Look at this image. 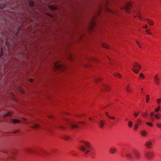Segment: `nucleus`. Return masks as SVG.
I'll return each mask as SVG.
<instances>
[{"instance_id":"obj_1","label":"nucleus","mask_w":161,"mask_h":161,"mask_svg":"<svg viewBox=\"0 0 161 161\" xmlns=\"http://www.w3.org/2000/svg\"><path fill=\"white\" fill-rule=\"evenodd\" d=\"M82 144L79 147V149L81 151L84 152L85 155H86L90 152V149L91 148L90 143L88 142L83 141Z\"/></svg>"},{"instance_id":"obj_2","label":"nucleus","mask_w":161,"mask_h":161,"mask_svg":"<svg viewBox=\"0 0 161 161\" xmlns=\"http://www.w3.org/2000/svg\"><path fill=\"white\" fill-rule=\"evenodd\" d=\"M65 120L67 122L68 125L72 129H75L78 128L79 127L78 125H79L81 124L84 125L85 124V122L83 121L77 122L72 120H68L66 119H65Z\"/></svg>"},{"instance_id":"obj_3","label":"nucleus","mask_w":161,"mask_h":161,"mask_svg":"<svg viewBox=\"0 0 161 161\" xmlns=\"http://www.w3.org/2000/svg\"><path fill=\"white\" fill-rule=\"evenodd\" d=\"M132 3L130 2L126 3L123 6V8H122V9H124L128 13L130 12V8L132 6Z\"/></svg>"},{"instance_id":"obj_4","label":"nucleus","mask_w":161,"mask_h":161,"mask_svg":"<svg viewBox=\"0 0 161 161\" xmlns=\"http://www.w3.org/2000/svg\"><path fill=\"white\" fill-rule=\"evenodd\" d=\"M134 68L136 69L133 68L132 70L136 74H137L139 72V70H140L141 68V67L140 65H139L137 63H135L133 65Z\"/></svg>"},{"instance_id":"obj_5","label":"nucleus","mask_w":161,"mask_h":161,"mask_svg":"<svg viewBox=\"0 0 161 161\" xmlns=\"http://www.w3.org/2000/svg\"><path fill=\"white\" fill-rule=\"evenodd\" d=\"M54 67L55 69L58 70H63L64 69V67L63 65L57 63H54Z\"/></svg>"},{"instance_id":"obj_6","label":"nucleus","mask_w":161,"mask_h":161,"mask_svg":"<svg viewBox=\"0 0 161 161\" xmlns=\"http://www.w3.org/2000/svg\"><path fill=\"white\" fill-rule=\"evenodd\" d=\"M132 152L135 156V157L136 159H140V152L136 150H134L132 151Z\"/></svg>"},{"instance_id":"obj_7","label":"nucleus","mask_w":161,"mask_h":161,"mask_svg":"<svg viewBox=\"0 0 161 161\" xmlns=\"http://www.w3.org/2000/svg\"><path fill=\"white\" fill-rule=\"evenodd\" d=\"M153 153L151 152H148L146 153L145 155L146 157L149 159L151 158L153 155Z\"/></svg>"},{"instance_id":"obj_8","label":"nucleus","mask_w":161,"mask_h":161,"mask_svg":"<svg viewBox=\"0 0 161 161\" xmlns=\"http://www.w3.org/2000/svg\"><path fill=\"white\" fill-rule=\"evenodd\" d=\"M31 127L33 129H40L41 128V127L36 124H32L31 125Z\"/></svg>"},{"instance_id":"obj_9","label":"nucleus","mask_w":161,"mask_h":161,"mask_svg":"<svg viewBox=\"0 0 161 161\" xmlns=\"http://www.w3.org/2000/svg\"><path fill=\"white\" fill-rule=\"evenodd\" d=\"M155 82L156 85H158L159 84V79L158 77V75H156L154 78Z\"/></svg>"},{"instance_id":"obj_10","label":"nucleus","mask_w":161,"mask_h":161,"mask_svg":"<svg viewBox=\"0 0 161 161\" xmlns=\"http://www.w3.org/2000/svg\"><path fill=\"white\" fill-rule=\"evenodd\" d=\"M145 145L148 147L151 148V146L152 145V142L151 141H147L146 142Z\"/></svg>"},{"instance_id":"obj_11","label":"nucleus","mask_w":161,"mask_h":161,"mask_svg":"<svg viewBox=\"0 0 161 161\" xmlns=\"http://www.w3.org/2000/svg\"><path fill=\"white\" fill-rule=\"evenodd\" d=\"M103 88L107 91H108L110 89V87L107 84H103Z\"/></svg>"},{"instance_id":"obj_12","label":"nucleus","mask_w":161,"mask_h":161,"mask_svg":"<svg viewBox=\"0 0 161 161\" xmlns=\"http://www.w3.org/2000/svg\"><path fill=\"white\" fill-rule=\"evenodd\" d=\"M126 157L130 159H132L133 158V156L131 153H127L125 154Z\"/></svg>"},{"instance_id":"obj_13","label":"nucleus","mask_w":161,"mask_h":161,"mask_svg":"<svg viewBox=\"0 0 161 161\" xmlns=\"http://www.w3.org/2000/svg\"><path fill=\"white\" fill-rule=\"evenodd\" d=\"M116 150L117 149L116 148H112L110 149L109 152L111 154H114L115 153Z\"/></svg>"},{"instance_id":"obj_14","label":"nucleus","mask_w":161,"mask_h":161,"mask_svg":"<svg viewBox=\"0 0 161 161\" xmlns=\"http://www.w3.org/2000/svg\"><path fill=\"white\" fill-rule=\"evenodd\" d=\"M147 22L150 25H153V21L151 20L147 19H146Z\"/></svg>"},{"instance_id":"obj_15","label":"nucleus","mask_w":161,"mask_h":161,"mask_svg":"<svg viewBox=\"0 0 161 161\" xmlns=\"http://www.w3.org/2000/svg\"><path fill=\"white\" fill-rule=\"evenodd\" d=\"M99 125L100 128H103L105 124V122L103 120H101L99 122Z\"/></svg>"},{"instance_id":"obj_16","label":"nucleus","mask_w":161,"mask_h":161,"mask_svg":"<svg viewBox=\"0 0 161 161\" xmlns=\"http://www.w3.org/2000/svg\"><path fill=\"white\" fill-rule=\"evenodd\" d=\"M141 134L142 136H145L147 135V132L145 130H142L141 131Z\"/></svg>"},{"instance_id":"obj_17","label":"nucleus","mask_w":161,"mask_h":161,"mask_svg":"<svg viewBox=\"0 0 161 161\" xmlns=\"http://www.w3.org/2000/svg\"><path fill=\"white\" fill-rule=\"evenodd\" d=\"M139 127L138 124V123H136L134 126V129L136 131Z\"/></svg>"},{"instance_id":"obj_18","label":"nucleus","mask_w":161,"mask_h":161,"mask_svg":"<svg viewBox=\"0 0 161 161\" xmlns=\"http://www.w3.org/2000/svg\"><path fill=\"white\" fill-rule=\"evenodd\" d=\"M102 80V79L100 77L96 78L95 79V81L96 82H99L101 81Z\"/></svg>"},{"instance_id":"obj_19","label":"nucleus","mask_w":161,"mask_h":161,"mask_svg":"<svg viewBox=\"0 0 161 161\" xmlns=\"http://www.w3.org/2000/svg\"><path fill=\"white\" fill-rule=\"evenodd\" d=\"M101 46L102 47H103L106 48L107 49L109 48V46L108 45L105 44H102Z\"/></svg>"},{"instance_id":"obj_20","label":"nucleus","mask_w":161,"mask_h":161,"mask_svg":"<svg viewBox=\"0 0 161 161\" xmlns=\"http://www.w3.org/2000/svg\"><path fill=\"white\" fill-rule=\"evenodd\" d=\"M12 121L14 123H20L21 122L19 120L15 119H12Z\"/></svg>"},{"instance_id":"obj_21","label":"nucleus","mask_w":161,"mask_h":161,"mask_svg":"<svg viewBox=\"0 0 161 161\" xmlns=\"http://www.w3.org/2000/svg\"><path fill=\"white\" fill-rule=\"evenodd\" d=\"M114 75L115 76H116V77H118L119 78H121V75L120 74H119V73H115L114 74Z\"/></svg>"},{"instance_id":"obj_22","label":"nucleus","mask_w":161,"mask_h":161,"mask_svg":"<svg viewBox=\"0 0 161 161\" xmlns=\"http://www.w3.org/2000/svg\"><path fill=\"white\" fill-rule=\"evenodd\" d=\"M11 112H7L5 114H4L3 116L4 117H6V116H9L11 115Z\"/></svg>"},{"instance_id":"obj_23","label":"nucleus","mask_w":161,"mask_h":161,"mask_svg":"<svg viewBox=\"0 0 161 161\" xmlns=\"http://www.w3.org/2000/svg\"><path fill=\"white\" fill-rule=\"evenodd\" d=\"M133 125V123L131 121H129L128 122V125L130 128H131Z\"/></svg>"},{"instance_id":"obj_24","label":"nucleus","mask_w":161,"mask_h":161,"mask_svg":"<svg viewBox=\"0 0 161 161\" xmlns=\"http://www.w3.org/2000/svg\"><path fill=\"white\" fill-rule=\"evenodd\" d=\"M149 101V97L148 95H146V101L147 103H148Z\"/></svg>"},{"instance_id":"obj_25","label":"nucleus","mask_w":161,"mask_h":161,"mask_svg":"<svg viewBox=\"0 0 161 161\" xmlns=\"http://www.w3.org/2000/svg\"><path fill=\"white\" fill-rule=\"evenodd\" d=\"M161 107L160 105H159L158 106V108H157L155 109V111L156 112H158V111L160 110V109L161 110Z\"/></svg>"},{"instance_id":"obj_26","label":"nucleus","mask_w":161,"mask_h":161,"mask_svg":"<svg viewBox=\"0 0 161 161\" xmlns=\"http://www.w3.org/2000/svg\"><path fill=\"white\" fill-rule=\"evenodd\" d=\"M64 139L66 140H68L69 139V137L68 136H65L64 137Z\"/></svg>"},{"instance_id":"obj_27","label":"nucleus","mask_w":161,"mask_h":161,"mask_svg":"<svg viewBox=\"0 0 161 161\" xmlns=\"http://www.w3.org/2000/svg\"><path fill=\"white\" fill-rule=\"evenodd\" d=\"M139 77L140 78H142L143 79H144L145 78V76L142 73H141L139 75Z\"/></svg>"},{"instance_id":"obj_28","label":"nucleus","mask_w":161,"mask_h":161,"mask_svg":"<svg viewBox=\"0 0 161 161\" xmlns=\"http://www.w3.org/2000/svg\"><path fill=\"white\" fill-rule=\"evenodd\" d=\"M138 18L140 20H142V19H143L144 20H145V19L141 15H139Z\"/></svg>"},{"instance_id":"obj_29","label":"nucleus","mask_w":161,"mask_h":161,"mask_svg":"<svg viewBox=\"0 0 161 161\" xmlns=\"http://www.w3.org/2000/svg\"><path fill=\"white\" fill-rule=\"evenodd\" d=\"M126 90L127 92H130L131 91V90L129 88L128 85L127 86L126 88Z\"/></svg>"},{"instance_id":"obj_30","label":"nucleus","mask_w":161,"mask_h":161,"mask_svg":"<svg viewBox=\"0 0 161 161\" xmlns=\"http://www.w3.org/2000/svg\"><path fill=\"white\" fill-rule=\"evenodd\" d=\"M26 151L30 153H31L33 152V151L31 149L29 148H27L26 149Z\"/></svg>"},{"instance_id":"obj_31","label":"nucleus","mask_w":161,"mask_h":161,"mask_svg":"<svg viewBox=\"0 0 161 161\" xmlns=\"http://www.w3.org/2000/svg\"><path fill=\"white\" fill-rule=\"evenodd\" d=\"M139 113H136L135 112L134 114H133V115L135 117H136L138 115H139Z\"/></svg>"},{"instance_id":"obj_32","label":"nucleus","mask_w":161,"mask_h":161,"mask_svg":"<svg viewBox=\"0 0 161 161\" xmlns=\"http://www.w3.org/2000/svg\"><path fill=\"white\" fill-rule=\"evenodd\" d=\"M146 124L147 125H148L151 127H152L153 126V124L152 123H150V122H147L146 123Z\"/></svg>"},{"instance_id":"obj_33","label":"nucleus","mask_w":161,"mask_h":161,"mask_svg":"<svg viewBox=\"0 0 161 161\" xmlns=\"http://www.w3.org/2000/svg\"><path fill=\"white\" fill-rule=\"evenodd\" d=\"M142 116H143L144 117H146L147 115V113H145L144 112H143L142 113Z\"/></svg>"},{"instance_id":"obj_34","label":"nucleus","mask_w":161,"mask_h":161,"mask_svg":"<svg viewBox=\"0 0 161 161\" xmlns=\"http://www.w3.org/2000/svg\"><path fill=\"white\" fill-rule=\"evenodd\" d=\"M157 102L158 104H159L161 102V99L159 98L157 99Z\"/></svg>"},{"instance_id":"obj_35","label":"nucleus","mask_w":161,"mask_h":161,"mask_svg":"<svg viewBox=\"0 0 161 161\" xmlns=\"http://www.w3.org/2000/svg\"><path fill=\"white\" fill-rule=\"evenodd\" d=\"M155 117L157 119H159L160 118V116L158 114H156L155 116Z\"/></svg>"},{"instance_id":"obj_36","label":"nucleus","mask_w":161,"mask_h":161,"mask_svg":"<svg viewBox=\"0 0 161 161\" xmlns=\"http://www.w3.org/2000/svg\"><path fill=\"white\" fill-rule=\"evenodd\" d=\"M142 120L141 119H137L136 120V121L139 124H140L142 122Z\"/></svg>"},{"instance_id":"obj_37","label":"nucleus","mask_w":161,"mask_h":161,"mask_svg":"<svg viewBox=\"0 0 161 161\" xmlns=\"http://www.w3.org/2000/svg\"><path fill=\"white\" fill-rule=\"evenodd\" d=\"M84 114H80V115H76V116L77 117H78L81 118V117H82L84 116Z\"/></svg>"},{"instance_id":"obj_38","label":"nucleus","mask_w":161,"mask_h":161,"mask_svg":"<svg viewBox=\"0 0 161 161\" xmlns=\"http://www.w3.org/2000/svg\"><path fill=\"white\" fill-rule=\"evenodd\" d=\"M59 128L63 130H64L65 129V127L64 126H59Z\"/></svg>"},{"instance_id":"obj_39","label":"nucleus","mask_w":161,"mask_h":161,"mask_svg":"<svg viewBox=\"0 0 161 161\" xmlns=\"http://www.w3.org/2000/svg\"><path fill=\"white\" fill-rule=\"evenodd\" d=\"M108 118H110V119H115V117H114V116H108Z\"/></svg>"},{"instance_id":"obj_40","label":"nucleus","mask_w":161,"mask_h":161,"mask_svg":"<svg viewBox=\"0 0 161 161\" xmlns=\"http://www.w3.org/2000/svg\"><path fill=\"white\" fill-rule=\"evenodd\" d=\"M146 32L148 34L152 35L151 33L150 32H149L148 30H146Z\"/></svg>"},{"instance_id":"obj_41","label":"nucleus","mask_w":161,"mask_h":161,"mask_svg":"<svg viewBox=\"0 0 161 161\" xmlns=\"http://www.w3.org/2000/svg\"><path fill=\"white\" fill-rule=\"evenodd\" d=\"M154 114V112H151L150 114V116H153Z\"/></svg>"},{"instance_id":"obj_42","label":"nucleus","mask_w":161,"mask_h":161,"mask_svg":"<svg viewBox=\"0 0 161 161\" xmlns=\"http://www.w3.org/2000/svg\"><path fill=\"white\" fill-rule=\"evenodd\" d=\"M28 81H30V82H32L33 81V80L31 78H29L28 79Z\"/></svg>"},{"instance_id":"obj_43","label":"nucleus","mask_w":161,"mask_h":161,"mask_svg":"<svg viewBox=\"0 0 161 161\" xmlns=\"http://www.w3.org/2000/svg\"><path fill=\"white\" fill-rule=\"evenodd\" d=\"M157 126L159 128H160V127H161V124H157Z\"/></svg>"},{"instance_id":"obj_44","label":"nucleus","mask_w":161,"mask_h":161,"mask_svg":"<svg viewBox=\"0 0 161 161\" xmlns=\"http://www.w3.org/2000/svg\"><path fill=\"white\" fill-rule=\"evenodd\" d=\"M136 43L138 44V45L139 46V47H140V48H141V46L140 45V44H139V42H138V41H136Z\"/></svg>"},{"instance_id":"obj_45","label":"nucleus","mask_w":161,"mask_h":161,"mask_svg":"<svg viewBox=\"0 0 161 161\" xmlns=\"http://www.w3.org/2000/svg\"><path fill=\"white\" fill-rule=\"evenodd\" d=\"M105 115H106L108 117V116H109V115H108V113L107 112H106V113H105Z\"/></svg>"},{"instance_id":"obj_46","label":"nucleus","mask_w":161,"mask_h":161,"mask_svg":"<svg viewBox=\"0 0 161 161\" xmlns=\"http://www.w3.org/2000/svg\"><path fill=\"white\" fill-rule=\"evenodd\" d=\"M48 117L49 118H52L53 117L52 115H49L48 116Z\"/></svg>"},{"instance_id":"obj_47","label":"nucleus","mask_w":161,"mask_h":161,"mask_svg":"<svg viewBox=\"0 0 161 161\" xmlns=\"http://www.w3.org/2000/svg\"><path fill=\"white\" fill-rule=\"evenodd\" d=\"M143 28H147V25H146L144 26H143L142 27Z\"/></svg>"},{"instance_id":"obj_48","label":"nucleus","mask_w":161,"mask_h":161,"mask_svg":"<svg viewBox=\"0 0 161 161\" xmlns=\"http://www.w3.org/2000/svg\"><path fill=\"white\" fill-rule=\"evenodd\" d=\"M30 4L31 6H33V4L31 3H30Z\"/></svg>"},{"instance_id":"obj_49","label":"nucleus","mask_w":161,"mask_h":161,"mask_svg":"<svg viewBox=\"0 0 161 161\" xmlns=\"http://www.w3.org/2000/svg\"><path fill=\"white\" fill-rule=\"evenodd\" d=\"M70 60H72V57L71 56V55H70Z\"/></svg>"},{"instance_id":"obj_50","label":"nucleus","mask_w":161,"mask_h":161,"mask_svg":"<svg viewBox=\"0 0 161 161\" xmlns=\"http://www.w3.org/2000/svg\"><path fill=\"white\" fill-rule=\"evenodd\" d=\"M53 9H56V8L55 7H53Z\"/></svg>"},{"instance_id":"obj_51","label":"nucleus","mask_w":161,"mask_h":161,"mask_svg":"<svg viewBox=\"0 0 161 161\" xmlns=\"http://www.w3.org/2000/svg\"><path fill=\"white\" fill-rule=\"evenodd\" d=\"M89 119L90 120H91V118H89Z\"/></svg>"},{"instance_id":"obj_52","label":"nucleus","mask_w":161,"mask_h":161,"mask_svg":"<svg viewBox=\"0 0 161 161\" xmlns=\"http://www.w3.org/2000/svg\"><path fill=\"white\" fill-rule=\"evenodd\" d=\"M24 120H26V119H24Z\"/></svg>"},{"instance_id":"obj_53","label":"nucleus","mask_w":161,"mask_h":161,"mask_svg":"<svg viewBox=\"0 0 161 161\" xmlns=\"http://www.w3.org/2000/svg\"><path fill=\"white\" fill-rule=\"evenodd\" d=\"M11 155H12V154H11L10 155V154H8V155H10V156H11Z\"/></svg>"},{"instance_id":"obj_54","label":"nucleus","mask_w":161,"mask_h":161,"mask_svg":"<svg viewBox=\"0 0 161 161\" xmlns=\"http://www.w3.org/2000/svg\"><path fill=\"white\" fill-rule=\"evenodd\" d=\"M142 90H143V89H142H142H141V90L142 91Z\"/></svg>"}]
</instances>
